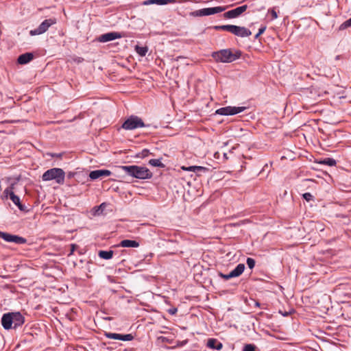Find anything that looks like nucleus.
<instances>
[{"mask_svg": "<svg viewBox=\"0 0 351 351\" xmlns=\"http://www.w3.org/2000/svg\"><path fill=\"white\" fill-rule=\"evenodd\" d=\"M3 193L6 197L8 196L10 197V199L16 206H17L20 210H25V206L21 203L19 197L15 195L13 192V185L5 189Z\"/></svg>", "mask_w": 351, "mask_h": 351, "instance_id": "obj_10", "label": "nucleus"}, {"mask_svg": "<svg viewBox=\"0 0 351 351\" xmlns=\"http://www.w3.org/2000/svg\"><path fill=\"white\" fill-rule=\"evenodd\" d=\"M165 0H147L144 2L145 5H149V4H157V5H165Z\"/></svg>", "mask_w": 351, "mask_h": 351, "instance_id": "obj_28", "label": "nucleus"}, {"mask_svg": "<svg viewBox=\"0 0 351 351\" xmlns=\"http://www.w3.org/2000/svg\"><path fill=\"white\" fill-rule=\"evenodd\" d=\"M226 9V7L217 6L214 8H206L195 11L193 13V16H209L223 12Z\"/></svg>", "mask_w": 351, "mask_h": 351, "instance_id": "obj_6", "label": "nucleus"}, {"mask_svg": "<svg viewBox=\"0 0 351 351\" xmlns=\"http://www.w3.org/2000/svg\"><path fill=\"white\" fill-rule=\"evenodd\" d=\"M166 2H165V5L166 4H168V3H174L176 2V0H165Z\"/></svg>", "mask_w": 351, "mask_h": 351, "instance_id": "obj_41", "label": "nucleus"}, {"mask_svg": "<svg viewBox=\"0 0 351 351\" xmlns=\"http://www.w3.org/2000/svg\"><path fill=\"white\" fill-rule=\"evenodd\" d=\"M287 315H288V313H286L285 314H284V316H287Z\"/></svg>", "mask_w": 351, "mask_h": 351, "instance_id": "obj_45", "label": "nucleus"}, {"mask_svg": "<svg viewBox=\"0 0 351 351\" xmlns=\"http://www.w3.org/2000/svg\"><path fill=\"white\" fill-rule=\"evenodd\" d=\"M56 23L57 19L55 17L45 19L40 24V25L37 28L30 30L29 34L31 36H37L43 34L45 33L51 25H55Z\"/></svg>", "mask_w": 351, "mask_h": 351, "instance_id": "obj_5", "label": "nucleus"}, {"mask_svg": "<svg viewBox=\"0 0 351 351\" xmlns=\"http://www.w3.org/2000/svg\"><path fill=\"white\" fill-rule=\"evenodd\" d=\"M12 321L11 313L3 314L1 318V324L4 329L10 330L13 328Z\"/></svg>", "mask_w": 351, "mask_h": 351, "instance_id": "obj_16", "label": "nucleus"}, {"mask_svg": "<svg viewBox=\"0 0 351 351\" xmlns=\"http://www.w3.org/2000/svg\"><path fill=\"white\" fill-rule=\"evenodd\" d=\"M310 92L313 96H318L320 97L322 95L323 90H320L317 86L316 85H312L310 88Z\"/></svg>", "mask_w": 351, "mask_h": 351, "instance_id": "obj_26", "label": "nucleus"}, {"mask_svg": "<svg viewBox=\"0 0 351 351\" xmlns=\"http://www.w3.org/2000/svg\"><path fill=\"white\" fill-rule=\"evenodd\" d=\"M162 158L158 159H151L149 160V165L153 166V167H157L160 168H164L165 167V165L161 162Z\"/></svg>", "mask_w": 351, "mask_h": 351, "instance_id": "obj_24", "label": "nucleus"}, {"mask_svg": "<svg viewBox=\"0 0 351 351\" xmlns=\"http://www.w3.org/2000/svg\"><path fill=\"white\" fill-rule=\"evenodd\" d=\"M114 254V252L112 250H108V251H104V250H100L98 252V256L101 258L105 259V260H109L112 258Z\"/></svg>", "mask_w": 351, "mask_h": 351, "instance_id": "obj_21", "label": "nucleus"}, {"mask_svg": "<svg viewBox=\"0 0 351 351\" xmlns=\"http://www.w3.org/2000/svg\"><path fill=\"white\" fill-rule=\"evenodd\" d=\"M232 34L237 36L248 37L252 34L251 31L245 27L235 25Z\"/></svg>", "mask_w": 351, "mask_h": 351, "instance_id": "obj_17", "label": "nucleus"}, {"mask_svg": "<svg viewBox=\"0 0 351 351\" xmlns=\"http://www.w3.org/2000/svg\"><path fill=\"white\" fill-rule=\"evenodd\" d=\"M119 167L124 171L128 176L136 179H150L153 176V173L146 167L130 165L119 166Z\"/></svg>", "mask_w": 351, "mask_h": 351, "instance_id": "obj_1", "label": "nucleus"}, {"mask_svg": "<svg viewBox=\"0 0 351 351\" xmlns=\"http://www.w3.org/2000/svg\"><path fill=\"white\" fill-rule=\"evenodd\" d=\"M106 203H102L98 207H97V209L98 210H101V211L106 208Z\"/></svg>", "mask_w": 351, "mask_h": 351, "instance_id": "obj_38", "label": "nucleus"}, {"mask_svg": "<svg viewBox=\"0 0 351 351\" xmlns=\"http://www.w3.org/2000/svg\"><path fill=\"white\" fill-rule=\"evenodd\" d=\"M241 56V51L237 50L235 53H232L230 49H221L213 53V58L217 62H232L237 59H239Z\"/></svg>", "mask_w": 351, "mask_h": 351, "instance_id": "obj_2", "label": "nucleus"}, {"mask_svg": "<svg viewBox=\"0 0 351 351\" xmlns=\"http://www.w3.org/2000/svg\"><path fill=\"white\" fill-rule=\"evenodd\" d=\"M75 173H74V172H69L67 174V177L69 178H71L75 176Z\"/></svg>", "mask_w": 351, "mask_h": 351, "instance_id": "obj_40", "label": "nucleus"}, {"mask_svg": "<svg viewBox=\"0 0 351 351\" xmlns=\"http://www.w3.org/2000/svg\"><path fill=\"white\" fill-rule=\"evenodd\" d=\"M256 346L254 344L249 343L243 346V351H256Z\"/></svg>", "mask_w": 351, "mask_h": 351, "instance_id": "obj_29", "label": "nucleus"}, {"mask_svg": "<svg viewBox=\"0 0 351 351\" xmlns=\"http://www.w3.org/2000/svg\"><path fill=\"white\" fill-rule=\"evenodd\" d=\"M268 13L271 15V20H274L278 18V14L276 11V8H273L268 10Z\"/></svg>", "mask_w": 351, "mask_h": 351, "instance_id": "obj_32", "label": "nucleus"}, {"mask_svg": "<svg viewBox=\"0 0 351 351\" xmlns=\"http://www.w3.org/2000/svg\"><path fill=\"white\" fill-rule=\"evenodd\" d=\"M65 173L60 168H52L46 171L42 176L43 181L55 180L57 184H63Z\"/></svg>", "mask_w": 351, "mask_h": 351, "instance_id": "obj_3", "label": "nucleus"}, {"mask_svg": "<svg viewBox=\"0 0 351 351\" xmlns=\"http://www.w3.org/2000/svg\"><path fill=\"white\" fill-rule=\"evenodd\" d=\"M13 328L16 329L19 326H21L25 322V318L22 314L19 312H12L11 313Z\"/></svg>", "mask_w": 351, "mask_h": 351, "instance_id": "obj_14", "label": "nucleus"}, {"mask_svg": "<svg viewBox=\"0 0 351 351\" xmlns=\"http://www.w3.org/2000/svg\"><path fill=\"white\" fill-rule=\"evenodd\" d=\"M182 169H183L184 171L195 172V169H196V166H190V167H186L183 166V167H182Z\"/></svg>", "mask_w": 351, "mask_h": 351, "instance_id": "obj_36", "label": "nucleus"}, {"mask_svg": "<svg viewBox=\"0 0 351 351\" xmlns=\"http://www.w3.org/2000/svg\"><path fill=\"white\" fill-rule=\"evenodd\" d=\"M135 51L140 56L143 57L147 53L148 47L147 46L141 47L139 45H136Z\"/></svg>", "mask_w": 351, "mask_h": 351, "instance_id": "obj_23", "label": "nucleus"}, {"mask_svg": "<svg viewBox=\"0 0 351 351\" xmlns=\"http://www.w3.org/2000/svg\"><path fill=\"white\" fill-rule=\"evenodd\" d=\"M208 171V169L202 166H196V169L195 173H196L198 176H200L202 173H205Z\"/></svg>", "mask_w": 351, "mask_h": 351, "instance_id": "obj_30", "label": "nucleus"}, {"mask_svg": "<svg viewBox=\"0 0 351 351\" xmlns=\"http://www.w3.org/2000/svg\"><path fill=\"white\" fill-rule=\"evenodd\" d=\"M104 335L108 339L121 340L124 341H132L134 339V336L132 334L122 335L105 332Z\"/></svg>", "mask_w": 351, "mask_h": 351, "instance_id": "obj_12", "label": "nucleus"}, {"mask_svg": "<svg viewBox=\"0 0 351 351\" xmlns=\"http://www.w3.org/2000/svg\"><path fill=\"white\" fill-rule=\"evenodd\" d=\"M234 26V25H216L214 27V29L216 30L227 31L232 34Z\"/></svg>", "mask_w": 351, "mask_h": 351, "instance_id": "obj_22", "label": "nucleus"}, {"mask_svg": "<svg viewBox=\"0 0 351 351\" xmlns=\"http://www.w3.org/2000/svg\"><path fill=\"white\" fill-rule=\"evenodd\" d=\"M78 247L77 245L76 244H74V243H72L71 244V250H70V252L69 254H68V256H71L73 254V252H75V250Z\"/></svg>", "mask_w": 351, "mask_h": 351, "instance_id": "obj_37", "label": "nucleus"}, {"mask_svg": "<svg viewBox=\"0 0 351 351\" xmlns=\"http://www.w3.org/2000/svg\"><path fill=\"white\" fill-rule=\"evenodd\" d=\"M351 26V18L349 19L348 20L346 21L345 22H343L341 26H340V29H344L348 27H350Z\"/></svg>", "mask_w": 351, "mask_h": 351, "instance_id": "obj_33", "label": "nucleus"}, {"mask_svg": "<svg viewBox=\"0 0 351 351\" xmlns=\"http://www.w3.org/2000/svg\"><path fill=\"white\" fill-rule=\"evenodd\" d=\"M177 312V308H170L169 310V313L171 314V315H174L176 314Z\"/></svg>", "mask_w": 351, "mask_h": 351, "instance_id": "obj_39", "label": "nucleus"}, {"mask_svg": "<svg viewBox=\"0 0 351 351\" xmlns=\"http://www.w3.org/2000/svg\"><path fill=\"white\" fill-rule=\"evenodd\" d=\"M179 58H181V57L180 56H178L177 58L176 59V60L178 61Z\"/></svg>", "mask_w": 351, "mask_h": 351, "instance_id": "obj_43", "label": "nucleus"}, {"mask_svg": "<svg viewBox=\"0 0 351 351\" xmlns=\"http://www.w3.org/2000/svg\"><path fill=\"white\" fill-rule=\"evenodd\" d=\"M256 305L258 306L260 304L258 302H256Z\"/></svg>", "mask_w": 351, "mask_h": 351, "instance_id": "obj_44", "label": "nucleus"}, {"mask_svg": "<svg viewBox=\"0 0 351 351\" xmlns=\"http://www.w3.org/2000/svg\"><path fill=\"white\" fill-rule=\"evenodd\" d=\"M145 127L143 120L135 115H132L128 118L122 124L121 128L126 130H132L137 128Z\"/></svg>", "mask_w": 351, "mask_h": 351, "instance_id": "obj_4", "label": "nucleus"}, {"mask_svg": "<svg viewBox=\"0 0 351 351\" xmlns=\"http://www.w3.org/2000/svg\"><path fill=\"white\" fill-rule=\"evenodd\" d=\"M139 245V243L136 241L129 239L122 240L119 244V246L123 247H138Z\"/></svg>", "mask_w": 351, "mask_h": 351, "instance_id": "obj_20", "label": "nucleus"}, {"mask_svg": "<svg viewBox=\"0 0 351 351\" xmlns=\"http://www.w3.org/2000/svg\"><path fill=\"white\" fill-rule=\"evenodd\" d=\"M245 269V265L243 263H239L237 265V267L231 271L228 274H224L221 272L219 273V276L224 279V280H229L232 278L238 277L240 275L242 274V273L244 271Z\"/></svg>", "mask_w": 351, "mask_h": 351, "instance_id": "obj_9", "label": "nucleus"}, {"mask_svg": "<svg viewBox=\"0 0 351 351\" xmlns=\"http://www.w3.org/2000/svg\"><path fill=\"white\" fill-rule=\"evenodd\" d=\"M0 238L7 242L14 243L19 245L27 243V239L25 238L5 232H0Z\"/></svg>", "mask_w": 351, "mask_h": 351, "instance_id": "obj_7", "label": "nucleus"}, {"mask_svg": "<svg viewBox=\"0 0 351 351\" xmlns=\"http://www.w3.org/2000/svg\"><path fill=\"white\" fill-rule=\"evenodd\" d=\"M266 29V26H262L259 29L258 33L254 36V38L257 39L262 34L265 32Z\"/></svg>", "mask_w": 351, "mask_h": 351, "instance_id": "obj_35", "label": "nucleus"}, {"mask_svg": "<svg viewBox=\"0 0 351 351\" xmlns=\"http://www.w3.org/2000/svg\"><path fill=\"white\" fill-rule=\"evenodd\" d=\"M34 58V54L32 53H25L20 55L18 57L17 62L19 64H25L29 63Z\"/></svg>", "mask_w": 351, "mask_h": 351, "instance_id": "obj_18", "label": "nucleus"}, {"mask_svg": "<svg viewBox=\"0 0 351 351\" xmlns=\"http://www.w3.org/2000/svg\"><path fill=\"white\" fill-rule=\"evenodd\" d=\"M150 154H152L150 153L149 149H144L141 152L138 153L136 156L137 158H144L147 157Z\"/></svg>", "mask_w": 351, "mask_h": 351, "instance_id": "obj_27", "label": "nucleus"}, {"mask_svg": "<svg viewBox=\"0 0 351 351\" xmlns=\"http://www.w3.org/2000/svg\"><path fill=\"white\" fill-rule=\"evenodd\" d=\"M255 261L252 258H247L246 261V263L250 269H253L255 266Z\"/></svg>", "mask_w": 351, "mask_h": 351, "instance_id": "obj_31", "label": "nucleus"}, {"mask_svg": "<svg viewBox=\"0 0 351 351\" xmlns=\"http://www.w3.org/2000/svg\"><path fill=\"white\" fill-rule=\"evenodd\" d=\"M206 346L208 348H209L210 349L217 350H220L223 348L222 343H221L217 339H214V338L209 339L207 341Z\"/></svg>", "mask_w": 351, "mask_h": 351, "instance_id": "obj_19", "label": "nucleus"}, {"mask_svg": "<svg viewBox=\"0 0 351 351\" xmlns=\"http://www.w3.org/2000/svg\"><path fill=\"white\" fill-rule=\"evenodd\" d=\"M303 198L307 202L313 200V196L310 193H305L302 195Z\"/></svg>", "mask_w": 351, "mask_h": 351, "instance_id": "obj_34", "label": "nucleus"}, {"mask_svg": "<svg viewBox=\"0 0 351 351\" xmlns=\"http://www.w3.org/2000/svg\"><path fill=\"white\" fill-rule=\"evenodd\" d=\"M121 38V35L119 32H112L101 34L98 38V41L101 43H106L117 38Z\"/></svg>", "mask_w": 351, "mask_h": 351, "instance_id": "obj_13", "label": "nucleus"}, {"mask_svg": "<svg viewBox=\"0 0 351 351\" xmlns=\"http://www.w3.org/2000/svg\"><path fill=\"white\" fill-rule=\"evenodd\" d=\"M223 158L225 160H228L229 158L227 153H223Z\"/></svg>", "mask_w": 351, "mask_h": 351, "instance_id": "obj_42", "label": "nucleus"}, {"mask_svg": "<svg viewBox=\"0 0 351 351\" xmlns=\"http://www.w3.org/2000/svg\"><path fill=\"white\" fill-rule=\"evenodd\" d=\"M245 107L226 106L222 107L216 110V113L220 115H234L243 112Z\"/></svg>", "mask_w": 351, "mask_h": 351, "instance_id": "obj_8", "label": "nucleus"}, {"mask_svg": "<svg viewBox=\"0 0 351 351\" xmlns=\"http://www.w3.org/2000/svg\"><path fill=\"white\" fill-rule=\"evenodd\" d=\"M319 164L326 165L330 167L335 166L337 162L332 158H326L319 162Z\"/></svg>", "mask_w": 351, "mask_h": 351, "instance_id": "obj_25", "label": "nucleus"}, {"mask_svg": "<svg viewBox=\"0 0 351 351\" xmlns=\"http://www.w3.org/2000/svg\"><path fill=\"white\" fill-rule=\"evenodd\" d=\"M247 8V5H243L237 7L235 9L229 10L223 14V17L226 19H234L240 16L242 13L246 11Z\"/></svg>", "mask_w": 351, "mask_h": 351, "instance_id": "obj_11", "label": "nucleus"}, {"mask_svg": "<svg viewBox=\"0 0 351 351\" xmlns=\"http://www.w3.org/2000/svg\"><path fill=\"white\" fill-rule=\"evenodd\" d=\"M112 174L111 171L108 169H99L90 171L89 178L91 180H96L101 177H108Z\"/></svg>", "mask_w": 351, "mask_h": 351, "instance_id": "obj_15", "label": "nucleus"}]
</instances>
